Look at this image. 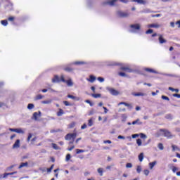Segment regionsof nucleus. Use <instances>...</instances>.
I'll list each match as a JSON object with an SVG mask.
<instances>
[{"mask_svg": "<svg viewBox=\"0 0 180 180\" xmlns=\"http://www.w3.org/2000/svg\"><path fill=\"white\" fill-rule=\"evenodd\" d=\"M160 134L164 136V137H167V139H172L174 136L172 135L171 132L167 130L160 129Z\"/></svg>", "mask_w": 180, "mask_h": 180, "instance_id": "nucleus-1", "label": "nucleus"}, {"mask_svg": "<svg viewBox=\"0 0 180 180\" xmlns=\"http://www.w3.org/2000/svg\"><path fill=\"white\" fill-rule=\"evenodd\" d=\"M60 79L62 82H65L68 86H72V85H74L72 78H69L68 80H65V79H64V75H61Z\"/></svg>", "mask_w": 180, "mask_h": 180, "instance_id": "nucleus-2", "label": "nucleus"}, {"mask_svg": "<svg viewBox=\"0 0 180 180\" xmlns=\"http://www.w3.org/2000/svg\"><path fill=\"white\" fill-rule=\"evenodd\" d=\"M117 16H120V18H129V16H130L129 13L123 11H117Z\"/></svg>", "mask_w": 180, "mask_h": 180, "instance_id": "nucleus-3", "label": "nucleus"}, {"mask_svg": "<svg viewBox=\"0 0 180 180\" xmlns=\"http://www.w3.org/2000/svg\"><path fill=\"white\" fill-rule=\"evenodd\" d=\"M130 27L132 28L131 30V33H134L135 30H140V28L141 27V25L140 24H134L130 26Z\"/></svg>", "mask_w": 180, "mask_h": 180, "instance_id": "nucleus-4", "label": "nucleus"}, {"mask_svg": "<svg viewBox=\"0 0 180 180\" xmlns=\"http://www.w3.org/2000/svg\"><path fill=\"white\" fill-rule=\"evenodd\" d=\"M76 138H77V133L68 134L65 137V140H71V139H72V140H75Z\"/></svg>", "mask_w": 180, "mask_h": 180, "instance_id": "nucleus-5", "label": "nucleus"}, {"mask_svg": "<svg viewBox=\"0 0 180 180\" xmlns=\"http://www.w3.org/2000/svg\"><path fill=\"white\" fill-rule=\"evenodd\" d=\"M13 150H18V148H20V140L17 139L12 147Z\"/></svg>", "mask_w": 180, "mask_h": 180, "instance_id": "nucleus-6", "label": "nucleus"}, {"mask_svg": "<svg viewBox=\"0 0 180 180\" xmlns=\"http://www.w3.org/2000/svg\"><path fill=\"white\" fill-rule=\"evenodd\" d=\"M147 27L148 29H151V28H154V29H159V27H161V25L158 24V23H153V24H148L147 25Z\"/></svg>", "mask_w": 180, "mask_h": 180, "instance_id": "nucleus-7", "label": "nucleus"}, {"mask_svg": "<svg viewBox=\"0 0 180 180\" xmlns=\"http://www.w3.org/2000/svg\"><path fill=\"white\" fill-rule=\"evenodd\" d=\"M108 91L111 94V95H114L115 96H117V95H119V91L115 89L108 88Z\"/></svg>", "mask_w": 180, "mask_h": 180, "instance_id": "nucleus-8", "label": "nucleus"}, {"mask_svg": "<svg viewBox=\"0 0 180 180\" xmlns=\"http://www.w3.org/2000/svg\"><path fill=\"white\" fill-rule=\"evenodd\" d=\"M41 112L39 111L35 112L33 113V116H32V119H34V120H39V117H41Z\"/></svg>", "mask_w": 180, "mask_h": 180, "instance_id": "nucleus-9", "label": "nucleus"}, {"mask_svg": "<svg viewBox=\"0 0 180 180\" xmlns=\"http://www.w3.org/2000/svg\"><path fill=\"white\" fill-rule=\"evenodd\" d=\"M131 2H136L139 5H146L147 4V1L146 0H131Z\"/></svg>", "mask_w": 180, "mask_h": 180, "instance_id": "nucleus-10", "label": "nucleus"}, {"mask_svg": "<svg viewBox=\"0 0 180 180\" xmlns=\"http://www.w3.org/2000/svg\"><path fill=\"white\" fill-rule=\"evenodd\" d=\"M68 98H69L70 99H72V101H81V98L72 96L71 94H68Z\"/></svg>", "mask_w": 180, "mask_h": 180, "instance_id": "nucleus-11", "label": "nucleus"}, {"mask_svg": "<svg viewBox=\"0 0 180 180\" xmlns=\"http://www.w3.org/2000/svg\"><path fill=\"white\" fill-rule=\"evenodd\" d=\"M158 36H159V42L160 44H164V43H167V40L164 39V37H162V35L158 34Z\"/></svg>", "mask_w": 180, "mask_h": 180, "instance_id": "nucleus-12", "label": "nucleus"}, {"mask_svg": "<svg viewBox=\"0 0 180 180\" xmlns=\"http://www.w3.org/2000/svg\"><path fill=\"white\" fill-rule=\"evenodd\" d=\"M60 81H61V79H60V77H58V75H55L54 77L52 79V82L53 84H56L57 82H60Z\"/></svg>", "mask_w": 180, "mask_h": 180, "instance_id": "nucleus-13", "label": "nucleus"}, {"mask_svg": "<svg viewBox=\"0 0 180 180\" xmlns=\"http://www.w3.org/2000/svg\"><path fill=\"white\" fill-rule=\"evenodd\" d=\"M119 0H110L108 1L107 3L108 4V5H110V6H115L116 5V3Z\"/></svg>", "mask_w": 180, "mask_h": 180, "instance_id": "nucleus-14", "label": "nucleus"}, {"mask_svg": "<svg viewBox=\"0 0 180 180\" xmlns=\"http://www.w3.org/2000/svg\"><path fill=\"white\" fill-rule=\"evenodd\" d=\"M131 95H133V96H146V95L147 94L141 92H138V93H131Z\"/></svg>", "mask_w": 180, "mask_h": 180, "instance_id": "nucleus-15", "label": "nucleus"}, {"mask_svg": "<svg viewBox=\"0 0 180 180\" xmlns=\"http://www.w3.org/2000/svg\"><path fill=\"white\" fill-rule=\"evenodd\" d=\"M121 70H122V71H127V72H133V70L130 69L127 66L122 67Z\"/></svg>", "mask_w": 180, "mask_h": 180, "instance_id": "nucleus-16", "label": "nucleus"}, {"mask_svg": "<svg viewBox=\"0 0 180 180\" xmlns=\"http://www.w3.org/2000/svg\"><path fill=\"white\" fill-rule=\"evenodd\" d=\"M89 78L90 79H87V81L91 83L95 82V81L96 80V77L94 75H90Z\"/></svg>", "mask_w": 180, "mask_h": 180, "instance_id": "nucleus-17", "label": "nucleus"}, {"mask_svg": "<svg viewBox=\"0 0 180 180\" xmlns=\"http://www.w3.org/2000/svg\"><path fill=\"white\" fill-rule=\"evenodd\" d=\"M155 165H157V161H153L152 162H150L149 163V169H153L154 168V167H155Z\"/></svg>", "mask_w": 180, "mask_h": 180, "instance_id": "nucleus-18", "label": "nucleus"}, {"mask_svg": "<svg viewBox=\"0 0 180 180\" xmlns=\"http://www.w3.org/2000/svg\"><path fill=\"white\" fill-rule=\"evenodd\" d=\"M15 133H18V134H25V130L22 129V128H18Z\"/></svg>", "mask_w": 180, "mask_h": 180, "instance_id": "nucleus-19", "label": "nucleus"}, {"mask_svg": "<svg viewBox=\"0 0 180 180\" xmlns=\"http://www.w3.org/2000/svg\"><path fill=\"white\" fill-rule=\"evenodd\" d=\"M145 71H147L148 72H153V74H158V72L154 70L153 69L150 68H145Z\"/></svg>", "mask_w": 180, "mask_h": 180, "instance_id": "nucleus-20", "label": "nucleus"}, {"mask_svg": "<svg viewBox=\"0 0 180 180\" xmlns=\"http://www.w3.org/2000/svg\"><path fill=\"white\" fill-rule=\"evenodd\" d=\"M97 172L99 174L100 176H103V168H98Z\"/></svg>", "mask_w": 180, "mask_h": 180, "instance_id": "nucleus-21", "label": "nucleus"}, {"mask_svg": "<svg viewBox=\"0 0 180 180\" xmlns=\"http://www.w3.org/2000/svg\"><path fill=\"white\" fill-rule=\"evenodd\" d=\"M132 124H143V122L140 121V119H137L135 121L132 122Z\"/></svg>", "mask_w": 180, "mask_h": 180, "instance_id": "nucleus-22", "label": "nucleus"}, {"mask_svg": "<svg viewBox=\"0 0 180 180\" xmlns=\"http://www.w3.org/2000/svg\"><path fill=\"white\" fill-rule=\"evenodd\" d=\"M143 160H144V153H141L139 155V160L140 161V162H143Z\"/></svg>", "mask_w": 180, "mask_h": 180, "instance_id": "nucleus-23", "label": "nucleus"}, {"mask_svg": "<svg viewBox=\"0 0 180 180\" xmlns=\"http://www.w3.org/2000/svg\"><path fill=\"white\" fill-rule=\"evenodd\" d=\"M51 102H53V101L51 99H49V100H45V101H42V103L44 105H50V103H51Z\"/></svg>", "mask_w": 180, "mask_h": 180, "instance_id": "nucleus-24", "label": "nucleus"}, {"mask_svg": "<svg viewBox=\"0 0 180 180\" xmlns=\"http://www.w3.org/2000/svg\"><path fill=\"white\" fill-rule=\"evenodd\" d=\"M44 98V96L41 95V94H38L35 96V99L36 101H39L40 99H43Z\"/></svg>", "mask_w": 180, "mask_h": 180, "instance_id": "nucleus-25", "label": "nucleus"}, {"mask_svg": "<svg viewBox=\"0 0 180 180\" xmlns=\"http://www.w3.org/2000/svg\"><path fill=\"white\" fill-rule=\"evenodd\" d=\"M64 115V111L63 109L60 108L59 111L57 112V116H63Z\"/></svg>", "mask_w": 180, "mask_h": 180, "instance_id": "nucleus-26", "label": "nucleus"}, {"mask_svg": "<svg viewBox=\"0 0 180 180\" xmlns=\"http://www.w3.org/2000/svg\"><path fill=\"white\" fill-rule=\"evenodd\" d=\"M29 165V163H27V162H25V163H21L20 165L19 166V169H20V168H23V167H27V165Z\"/></svg>", "mask_w": 180, "mask_h": 180, "instance_id": "nucleus-27", "label": "nucleus"}, {"mask_svg": "<svg viewBox=\"0 0 180 180\" xmlns=\"http://www.w3.org/2000/svg\"><path fill=\"white\" fill-rule=\"evenodd\" d=\"M172 151H179V148L175 145L172 146Z\"/></svg>", "mask_w": 180, "mask_h": 180, "instance_id": "nucleus-28", "label": "nucleus"}, {"mask_svg": "<svg viewBox=\"0 0 180 180\" xmlns=\"http://www.w3.org/2000/svg\"><path fill=\"white\" fill-rule=\"evenodd\" d=\"M34 108V105L33 103H29L27 105V109H29V110H32Z\"/></svg>", "mask_w": 180, "mask_h": 180, "instance_id": "nucleus-29", "label": "nucleus"}, {"mask_svg": "<svg viewBox=\"0 0 180 180\" xmlns=\"http://www.w3.org/2000/svg\"><path fill=\"white\" fill-rule=\"evenodd\" d=\"M158 147L159 150H164V145L161 143H159L158 144Z\"/></svg>", "mask_w": 180, "mask_h": 180, "instance_id": "nucleus-30", "label": "nucleus"}, {"mask_svg": "<svg viewBox=\"0 0 180 180\" xmlns=\"http://www.w3.org/2000/svg\"><path fill=\"white\" fill-rule=\"evenodd\" d=\"M139 136H140L141 139H143L144 140H146V139H147V135H146V134L140 133Z\"/></svg>", "mask_w": 180, "mask_h": 180, "instance_id": "nucleus-31", "label": "nucleus"}, {"mask_svg": "<svg viewBox=\"0 0 180 180\" xmlns=\"http://www.w3.org/2000/svg\"><path fill=\"white\" fill-rule=\"evenodd\" d=\"M136 144L138 145V147H141V144H143V143L141 142V139H138L136 140Z\"/></svg>", "mask_w": 180, "mask_h": 180, "instance_id": "nucleus-32", "label": "nucleus"}, {"mask_svg": "<svg viewBox=\"0 0 180 180\" xmlns=\"http://www.w3.org/2000/svg\"><path fill=\"white\" fill-rule=\"evenodd\" d=\"M1 23L3 25V26H8V20H1Z\"/></svg>", "mask_w": 180, "mask_h": 180, "instance_id": "nucleus-33", "label": "nucleus"}, {"mask_svg": "<svg viewBox=\"0 0 180 180\" xmlns=\"http://www.w3.org/2000/svg\"><path fill=\"white\" fill-rule=\"evenodd\" d=\"M51 145H52V147H53V148L54 150H59V149H60V148L58 147V146H57V144H56V143H52Z\"/></svg>", "mask_w": 180, "mask_h": 180, "instance_id": "nucleus-34", "label": "nucleus"}, {"mask_svg": "<svg viewBox=\"0 0 180 180\" xmlns=\"http://www.w3.org/2000/svg\"><path fill=\"white\" fill-rule=\"evenodd\" d=\"M142 169H143L141 168V166H137V167H136V172L138 174H140V172H141Z\"/></svg>", "mask_w": 180, "mask_h": 180, "instance_id": "nucleus-35", "label": "nucleus"}, {"mask_svg": "<svg viewBox=\"0 0 180 180\" xmlns=\"http://www.w3.org/2000/svg\"><path fill=\"white\" fill-rule=\"evenodd\" d=\"M81 153H85V150H84L82 149H76L77 154H81Z\"/></svg>", "mask_w": 180, "mask_h": 180, "instance_id": "nucleus-36", "label": "nucleus"}, {"mask_svg": "<svg viewBox=\"0 0 180 180\" xmlns=\"http://www.w3.org/2000/svg\"><path fill=\"white\" fill-rule=\"evenodd\" d=\"M75 64L76 65H81L82 64H85V62H83V61H77V62H75Z\"/></svg>", "mask_w": 180, "mask_h": 180, "instance_id": "nucleus-37", "label": "nucleus"}, {"mask_svg": "<svg viewBox=\"0 0 180 180\" xmlns=\"http://www.w3.org/2000/svg\"><path fill=\"white\" fill-rule=\"evenodd\" d=\"M143 174L144 175H146V176H148V174H150V170L148 169L143 170Z\"/></svg>", "mask_w": 180, "mask_h": 180, "instance_id": "nucleus-38", "label": "nucleus"}, {"mask_svg": "<svg viewBox=\"0 0 180 180\" xmlns=\"http://www.w3.org/2000/svg\"><path fill=\"white\" fill-rule=\"evenodd\" d=\"M93 124H94V121H92V119L89 120L88 126L91 127V126H93Z\"/></svg>", "mask_w": 180, "mask_h": 180, "instance_id": "nucleus-39", "label": "nucleus"}, {"mask_svg": "<svg viewBox=\"0 0 180 180\" xmlns=\"http://www.w3.org/2000/svg\"><path fill=\"white\" fill-rule=\"evenodd\" d=\"M53 168H54V165H52L50 168L46 169L47 172H51Z\"/></svg>", "mask_w": 180, "mask_h": 180, "instance_id": "nucleus-40", "label": "nucleus"}, {"mask_svg": "<svg viewBox=\"0 0 180 180\" xmlns=\"http://www.w3.org/2000/svg\"><path fill=\"white\" fill-rule=\"evenodd\" d=\"M151 10L148 9V8H146L145 10H143V13H151Z\"/></svg>", "mask_w": 180, "mask_h": 180, "instance_id": "nucleus-41", "label": "nucleus"}, {"mask_svg": "<svg viewBox=\"0 0 180 180\" xmlns=\"http://www.w3.org/2000/svg\"><path fill=\"white\" fill-rule=\"evenodd\" d=\"M98 81H99V82H105V79L103 77H98L97 78Z\"/></svg>", "mask_w": 180, "mask_h": 180, "instance_id": "nucleus-42", "label": "nucleus"}, {"mask_svg": "<svg viewBox=\"0 0 180 180\" xmlns=\"http://www.w3.org/2000/svg\"><path fill=\"white\" fill-rule=\"evenodd\" d=\"M118 75H120V77H127V75H126V73L124 72H119Z\"/></svg>", "mask_w": 180, "mask_h": 180, "instance_id": "nucleus-43", "label": "nucleus"}, {"mask_svg": "<svg viewBox=\"0 0 180 180\" xmlns=\"http://www.w3.org/2000/svg\"><path fill=\"white\" fill-rule=\"evenodd\" d=\"M70 160H71V155H70V154H68V155H66L65 160H66V161H70Z\"/></svg>", "mask_w": 180, "mask_h": 180, "instance_id": "nucleus-44", "label": "nucleus"}, {"mask_svg": "<svg viewBox=\"0 0 180 180\" xmlns=\"http://www.w3.org/2000/svg\"><path fill=\"white\" fill-rule=\"evenodd\" d=\"M124 106H127V108H129V109H131L133 106L131 105V104L125 103H124Z\"/></svg>", "mask_w": 180, "mask_h": 180, "instance_id": "nucleus-45", "label": "nucleus"}, {"mask_svg": "<svg viewBox=\"0 0 180 180\" xmlns=\"http://www.w3.org/2000/svg\"><path fill=\"white\" fill-rule=\"evenodd\" d=\"M91 96H93V98H101V94H92Z\"/></svg>", "mask_w": 180, "mask_h": 180, "instance_id": "nucleus-46", "label": "nucleus"}, {"mask_svg": "<svg viewBox=\"0 0 180 180\" xmlns=\"http://www.w3.org/2000/svg\"><path fill=\"white\" fill-rule=\"evenodd\" d=\"M86 103H89L90 106H94V103L91 102L89 100H86L85 101Z\"/></svg>", "mask_w": 180, "mask_h": 180, "instance_id": "nucleus-47", "label": "nucleus"}, {"mask_svg": "<svg viewBox=\"0 0 180 180\" xmlns=\"http://www.w3.org/2000/svg\"><path fill=\"white\" fill-rule=\"evenodd\" d=\"M104 144H112V141L107 140L103 141Z\"/></svg>", "mask_w": 180, "mask_h": 180, "instance_id": "nucleus-48", "label": "nucleus"}, {"mask_svg": "<svg viewBox=\"0 0 180 180\" xmlns=\"http://www.w3.org/2000/svg\"><path fill=\"white\" fill-rule=\"evenodd\" d=\"M133 165H131V163H127L126 165V168H132Z\"/></svg>", "mask_w": 180, "mask_h": 180, "instance_id": "nucleus-49", "label": "nucleus"}, {"mask_svg": "<svg viewBox=\"0 0 180 180\" xmlns=\"http://www.w3.org/2000/svg\"><path fill=\"white\" fill-rule=\"evenodd\" d=\"M117 139H119L120 140H124L126 139V137H124V136H122V135H119Z\"/></svg>", "mask_w": 180, "mask_h": 180, "instance_id": "nucleus-50", "label": "nucleus"}, {"mask_svg": "<svg viewBox=\"0 0 180 180\" xmlns=\"http://www.w3.org/2000/svg\"><path fill=\"white\" fill-rule=\"evenodd\" d=\"M153 30L151 29H149L148 31H146V34H151L153 33Z\"/></svg>", "mask_w": 180, "mask_h": 180, "instance_id": "nucleus-51", "label": "nucleus"}, {"mask_svg": "<svg viewBox=\"0 0 180 180\" xmlns=\"http://www.w3.org/2000/svg\"><path fill=\"white\" fill-rule=\"evenodd\" d=\"M162 99H164L165 101H169V98L165 96H162Z\"/></svg>", "mask_w": 180, "mask_h": 180, "instance_id": "nucleus-52", "label": "nucleus"}, {"mask_svg": "<svg viewBox=\"0 0 180 180\" xmlns=\"http://www.w3.org/2000/svg\"><path fill=\"white\" fill-rule=\"evenodd\" d=\"M33 137V135L32 134H29L28 137H27V141H30V139Z\"/></svg>", "mask_w": 180, "mask_h": 180, "instance_id": "nucleus-53", "label": "nucleus"}, {"mask_svg": "<svg viewBox=\"0 0 180 180\" xmlns=\"http://www.w3.org/2000/svg\"><path fill=\"white\" fill-rule=\"evenodd\" d=\"M74 148H75V146H72L70 148H68V151H72V150H74Z\"/></svg>", "mask_w": 180, "mask_h": 180, "instance_id": "nucleus-54", "label": "nucleus"}, {"mask_svg": "<svg viewBox=\"0 0 180 180\" xmlns=\"http://www.w3.org/2000/svg\"><path fill=\"white\" fill-rule=\"evenodd\" d=\"M161 17V14L152 15V18H160Z\"/></svg>", "mask_w": 180, "mask_h": 180, "instance_id": "nucleus-55", "label": "nucleus"}, {"mask_svg": "<svg viewBox=\"0 0 180 180\" xmlns=\"http://www.w3.org/2000/svg\"><path fill=\"white\" fill-rule=\"evenodd\" d=\"M139 136H140V134H135L132 135V139H136V137H139Z\"/></svg>", "mask_w": 180, "mask_h": 180, "instance_id": "nucleus-56", "label": "nucleus"}, {"mask_svg": "<svg viewBox=\"0 0 180 180\" xmlns=\"http://www.w3.org/2000/svg\"><path fill=\"white\" fill-rule=\"evenodd\" d=\"M8 20H9L10 22H13V21L15 20V17H9V18H8Z\"/></svg>", "mask_w": 180, "mask_h": 180, "instance_id": "nucleus-57", "label": "nucleus"}, {"mask_svg": "<svg viewBox=\"0 0 180 180\" xmlns=\"http://www.w3.org/2000/svg\"><path fill=\"white\" fill-rule=\"evenodd\" d=\"M176 171H178V167H173V168H172V172H176Z\"/></svg>", "mask_w": 180, "mask_h": 180, "instance_id": "nucleus-58", "label": "nucleus"}, {"mask_svg": "<svg viewBox=\"0 0 180 180\" xmlns=\"http://www.w3.org/2000/svg\"><path fill=\"white\" fill-rule=\"evenodd\" d=\"M94 113H95V111H94V110H91L89 111V115L91 116V115H94Z\"/></svg>", "mask_w": 180, "mask_h": 180, "instance_id": "nucleus-59", "label": "nucleus"}, {"mask_svg": "<svg viewBox=\"0 0 180 180\" xmlns=\"http://www.w3.org/2000/svg\"><path fill=\"white\" fill-rule=\"evenodd\" d=\"M16 129H17L10 128V129H9V131H13V132H14V133H16Z\"/></svg>", "mask_w": 180, "mask_h": 180, "instance_id": "nucleus-60", "label": "nucleus"}, {"mask_svg": "<svg viewBox=\"0 0 180 180\" xmlns=\"http://www.w3.org/2000/svg\"><path fill=\"white\" fill-rule=\"evenodd\" d=\"M173 96H174V98H180V94H173Z\"/></svg>", "mask_w": 180, "mask_h": 180, "instance_id": "nucleus-61", "label": "nucleus"}, {"mask_svg": "<svg viewBox=\"0 0 180 180\" xmlns=\"http://www.w3.org/2000/svg\"><path fill=\"white\" fill-rule=\"evenodd\" d=\"M9 176V173H5L3 174V178H7Z\"/></svg>", "mask_w": 180, "mask_h": 180, "instance_id": "nucleus-62", "label": "nucleus"}, {"mask_svg": "<svg viewBox=\"0 0 180 180\" xmlns=\"http://www.w3.org/2000/svg\"><path fill=\"white\" fill-rule=\"evenodd\" d=\"M65 71H68L69 72L72 71V69L70 68H65Z\"/></svg>", "mask_w": 180, "mask_h": 180, "instance_id": "nucleus-63", "label": "nucleus"}, {"mask_svg": "<svg viewBox=\"0 0 180 180\" xmlns=\"http://www.w3.org/2000/svg\"><path fill=\"white\" fill-rule=\"evenodd\" d=\"M81 129L82 130H84V129H86V124H84L82 127H81Z\"/></svg>", "mask_w": 180, "mask_h": 180, "instance_id": "nucleus-64", "label": "nucleus"}]
</instances>
